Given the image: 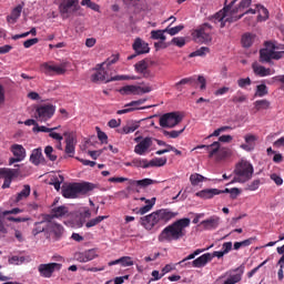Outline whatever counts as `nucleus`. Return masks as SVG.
<instances>
[{
    "label": "nucleus",
    "mask_w": 284,
    "mask_h": 284,
    "mask_svg": "<svg viewBox=\"0 0 284 284\" xmlns=\"http://www.w3.org/2000/svg\"><path fill=\"white\" fill-rule=\"evenodd\" d=\"M63 232L64 230L61 224L54 223L50 220L45 239H49V241H61Z\"/></svg>",
    "instance_id": "obj_14"
},
{
    "label": "nucleus",
    "mask_w": 284,
    "mask_h": 284,
    "mask_svg": "<svg viewBox=\"0 0 284 284\" xmlns=\"http://www.w3.org/2000/svg\"><path fill=\"white\" fill-rule=\"evenodd\" d=\"M132 48L136 54H148L150 52V45L141 38L134 40Z\"/></svg>",
    "instance_id": "obj_20"
},
{
    "label": "nucleus",
    "mask_w": 284,
    "mask_h": 284,
    "mask_svg": "<svg viewBox=\"0 0 284 284\" xmlns=\"http://www.w3.org/2000/svg\"><path fill=\"white\" fill-rule=\"evenodd\" d=\"M191 185H199V183H203V181H207V179L199 173H193L190 176Z\"/></svg>",
    "instance_id": "obj_47"
},
{
    "label": "nucleus",
    "mask_w": 284,
    "mask_h": 284,
    "mask_svg": "<svg viewBox=\"0 0 284 284\" xmlns=\"http://www.w3.org/2000/svg\"><path fill=\"white\" fill-rule=\"evenodd\" d=\"M79 10V0H63L59 6L62 19H70Z\"/></svg>",
    "instance_id": "obj_9"
},
{
    "label": "nucleus",
    "mask_w": 284,
    "mask_h": 284,
    "mask_svg": "<svg viewBox=\"0 0 284 284\" xmlns=\"http://www.w3.org/2000/svg\"><path fill=\"white\" fill-rule=\"evenodd\" d=\"M32 132H54V129L37 124L33 126Z\"/></svg>",
    "instance_id": "obj_61"
},
{
    "label": "nucleus",
    "mask_w": 284,
    "mask_h": 284,
    "mask_svg": "<svg viewBox=\"0 0 284 284\" xmlns=\"http://www.w3.org/2000/svg\"><path fill=\"white\" fill-rule=\"evenodd\" d=\"M212 261V254L205 253L192 262V267H205Z\"/></svg>",
    "instance_id": "obj_24"
},
{
    "label": "nucleus",
    "mask_w": 284,
    "mask_h": 284,
    "mask_svg": "<svg viewBox=\"0 0 284 284\" xmlns=\"http://www.w3.org/2000/svg\"><path fill=\"white\" fill-rule=\"evenodd\" d=\"M241 283V274L231 275L223 284Z\"/></svg>",
    "instance_id": "obj_59"
},
{
    "label": "nucleus",
    "mask_w": 284,
    "mask_h": 284,
    "mask_svg": "<svg viewBox=\"0 0 284 284\" xmlns=\"http://www.w3.org/2000/svg\"><path fill=\"white\" fill-rule=\"evenodd\" d=\"M231 101L232 103H245V101H247V95L237 91L236 94L232 97Z\"/></svg>",
    "instance_id": "obj_51"
},
{
    "label": "nucleus",
    "mask_w": 284,
    "mask_h": 284,
    "mask_svg": "<svg viewBox=\"0 0 284 284\" xmlns=\"http://www.w3.org/2000/svg\"><path fill=\"white\" fill-rule=\"evenodd\" d=\"M152 90V87H140L134 84H128L122 87L119 92L123 97H130V94L141 97V94H148Z\"/></svg>",
    "instance_id": "obj_11"
},
{
    "label": "nucleus",
    "mask_w": 284,
    "mask_h": 284,
    "mask_svg": "<svg viewBox=\"0 0 284 284\" xmlns=\"http://www.w3.org/2000/svg\"><path fill=\"white\" fill-rule=\"evenodd\" d=\"M30 192H32L29 184H24L22 190L16 195L14 203H20V201H26L28 196H30Z\"/></svg>",
    "instance_id": "obj_26"
},
{
    "label": "nucleus",
    "mask_w": 284,
    "mask_h": 284,
    "mask_svg": "<svg viewBox=\"0 0 284 284\" xmlns=\"http://www.w3.org/2000/svg\"><path fill=\"white\" fill-rule=\"evenodd\" d=\"M95 187L97 184L90 182L71 183L62 186V196L64 199H77L79 194H88V192H92Z\"/></svg>",
    "instance_id": "obj_3"
},
{
    "label": "nucleus",
    "mask_w": 284,
    "mask_h": 284,
    "mask_svg": "<svg viewBox=\"0 0 284 284\" xmlns=\"http://www.w3.org/2000/svg\"><path fill=\"white\" fill-rule=\"evenodd\" d=\"M270 101L268 100H256L254 102V108L257 112H261V110H270Z\"/></svg>",
    "instance_id": "obj_39"
},
{
    "label": "nucleus",
    "mask_w": 284,
    "mask_h": 284,
    "mask_svg": "<svg viewBox=\"0 0 284 284\" xmlns=\"http://www.w3.org/2000/svg\"><path fill=\"white\" fill-rule=\"evenodd\" d=\"M148 99H140L136 101H131L130 103L124 105V109L118 110L116 114H128L130 112H134L135 110H145V106L139 108V105H143Z\"/></svg>",
    "instance_id": "obj_18"
},
{
    "label": "nucleus",
    "mask_w": 284,
    "mask_h": 284,
    "mask_svg": "<svg viewBox=\"0 0 284 284\" xmlns=\"http://www.w3.org/2000/svg\"><path fill=\"white\" fill-rule=\"evenodd\" d=\"M236 1H239V0H231V1L225 0L223 10L219 11L214 16L210 17L209 18L210 21H213V23H221V28H225V21H227V19H225V17H227L230 14H234V13H232V7L234 6V3H236Z\"/></svg>",
    "instance_id": "obj_8"
},
{
    "label": "nucleus",
    "mask_w": 284,
    "mask_h": 284,
    "mask_svg": "<svg viewBox=\"0 0 284 284\" xmlns=\"http://www.w3.org/2000/svg\"><path fill=\"white\" fill-rule=\"evenodd\" d=\"M256 10L258 12V17L260 19L262 18L264 21L267 20L270 18V11H267V8L261 6V4H256Z\"/></svg>",
    "instance_id": "obj_52"
},
{
    "label": "nucleus",
    "mask_w": 284,
    "mask_h": 284,
    "mask_svg": "<svg viewBox=\"0 0 284 284\" xmlns=\"http://www.w3.org/2000/svg\"><path fill=\"white\" fill-rule=\"evenodd\" d=\"M11 152L19 161H23V159H26V149L21 144H13L11 146Z\"/></svg>",
    "instance_id": "obj_27"
},
{
    "label": "nucleus",
    "mask_w": 284,
    "mask_h": 284,
    "mask_svg": "<svg viewBox=\"0 0 284 284\" xmlns=\"http://www.w3.org/2000/svg\"><path fill=\"white\" fill-rule=\"evenodd\" d=\"M254 241V239H247L242 242H235L233 244V250H241V247H250V244Z\"/></svg>",
    "instance_id": "obj_54"
},
{
    "label": "nucleus",
    "mask_w": 284,
    "mask_h": 284,
    "mask_svg": "<svg viewBox=\"0 0 284 284\" xmlns=\"http://www.w3.org/2000/svg\"><path fill=\"white\" fill-rule=\"evenodd\" d=\"M168 163V158H155L149 161L150 168H163Z\"/></svg>",
    "instance_id": "obj_41"
},
{
    "label": "nucleus",
    "mask_w": 284,
    "mask_h": 284,
    "mask_svg": "<svg viewBox=\"0 0 284 284\" xmlns=\"http://www.w3.org/2000/svg\"><path fill=\"white\" fill-rule=\"evenodd\" d=\"M254 39H256V36H254L252 33H244L242 36L243 48H252V44L254 43Z\"/></svg>",
    "instance_id": "obj_35"
},
{
    "label": "nucleus",
    "mask_w": 284,
    "mask_h": 284,
    "mask_svg": "<svg viewBox=\"0 0 284 284\" xmlns=\"http://www.w3.org/2000/svg\"><path fill=\"white\" fill-rule=\"evenodd\" d=\"M192 221L190 217L180 219L172 224L164 227L158 236L160 243H172L173 241H181L186 234V227H190Z\"/></svg>",
    "instance_id": "obj_2"
},
{
    "label": "nucleus",
    "mask_w": 284,
    "mask_h": 284,
    "mask_svg": "<svg viewBox=\"0 0 284 284\" xmlns=\"http://www.w3.org/2000/svg\"><path fill=\"white\" fill-rule=\"evenodd\" d=\"M219 194H223V191L219 189H204L200 192H196L195 196H199V199L207 201V199H214V196H219Z\"/></svg>",
    "instance_id": "obj_23"
},
{
    "label": "nucleus",
    "mask_w": 284,
    "mask_h": 284,
    "mask_svg": "<svg viewBox=\"0 0 284 284\" xmlns=\"http://www.w3.org/2000/svg\"><path fill=\"white\" fill-rule=\"evenodd\" d=\"M97 132H98V139L101 141V143H108V134L105 132L101 131L99 126H97Z\"/></svg>",
    "instance_id": "obj_62"
},
{
    "label": "nucleus",
    "mask_w": 284,
    "mask_h": 284,
    "mask_svg": "<svg viewBox=\"0 0 284 284\" xmlns=\"http://www.w3.org/2000/svg\"><path fill=\"white\" fill-rule=\"evenodd\" d=\"M260 61H261V63H270L272 61V50L261 49L260 50Z\"/></svg>",
    "instance_id": "obj_36"
},
{
    "label": "nucleus",
    "mask_w": 284,
    "mask_h": 284,
    "mask_svg": "<svg viewBox=\"0 0 284 284\" xmlns=\"http://www.w3.org/2000/svg\"><path fill=\"white\" fill-rule=\"evenodd\" d=\"M120 265H122V267H132L134 261H132V257L130 256H122L120 257Z\"/></svg>",
    "instance_id": "obj_57"
},
{
    "label": "nucleus",
    "mask_w": 284,
    "mask_h": 284,
    "mask_svg": "<svg viewBox=\"0 0 284 284\" xmlns=\"http://www.w3.org/2000/svg\"><path fill=\"white\" fill-rule=\"evenodd\" d=\"M181 121H183V116H181L176 112L164 113L160 118V126L161 128H170V129L176 128V125H179V123H181Z\"/></svg>",
    "instance_id": "obj_10"
},
{
    "label": "nucleus",
    "mask_w": 284,
    "mask_h": 284,
    "mask_svg": "<svg viewBox=\"0 0 284 284\" xmlns=\"http://www.w3.org/2000/svg\"><path fill=\"white\" fill-rule=\"evenodd\" d=\"M37 43H39V39L38 38H32V39H28L23 42V47L24 48H32V45H37Z\"/></svg>",
    "instance_id": "obj_63"
},
{
    "label": "nucleus",
    "mask_w": 284,
    "mask_h": 284,
    "mask_svg": "<svg viewBox=\"0 0 284 284\" xmlns=\"http://www.w3.org/2000/svg\"><path fill=\"white\" fill-rule=\"evenodd\" d=\"M212 34H214V31L210 23H203L192 32L195 43H212Z\"/></svg>",
    "instance_id": "obj_5"
},
{
    "label": "nucleus",
    "mask_w": 284,
    "mask_h": 284,
    "mask_svg": "<svg viewBox=\"0 0 284 284\" xmlns=\"http://www.w3.org/2000/svg\"><path fill=\"white\" fill-rule=\"evenodd\" d=\"M134 70L138 74H142L143 79H154V73L148 69V61L141 60L134 64Z\"/></svg>",
    "instance_id": "obj_19"
},
{
    "label": "nucleus",
    "mask_w": 284,
    "mask_h": 284,
    "mask_svg": "<svg viewBox=\"0 0 284 284\" xmlns=\"http://www.w3.org/2000/svg\"><path fill=\"white\" fill-rule=\"evenodd\" d=\"M267 94H270V90L267 89L266 84H260L256 87L255 97L263 98L267 97Z\"/></svg>",
    "instance_id": "obj_48"
},
{
    "label": "nucleus",
    "mask_w": 284,
    "mask_h": 284,
    "mask_svg": "<svg viewBox=\"0 0 284 284\" xmlns=\"http://www.w3.org/2000/svg\"><path fill=\"white\" fill-rule=\"evenodd\" d=\"M50 221H52V216H50L49 214L42 215V221L34 223V226L32 229V235L38 236V234L44 232V235L47 236L48 227L50 226Z\"/></svg>",
    "instance_id": "obj_16"
},
{
    "label": "nucleus",
    "mask_w": 284,
    "mask_h": 284,
    "mask_svg": "<svg viewBox=\"0 0 284 284\" xmlns=\"http://www.w3.org/2000/svg\"><path fill=\"white\" fill-rule=\"evenodd\" d=\"M18 172L14 169H0V179L12 181L17 176Z\"/></svg>",
    "instance_id": "obj_32"
},
{
    "label": "nucleus",
    "mask_w": 284,
    "mask_h": 284,
    "mask_svg": "<svg viewBox=\"0 0 284 284\" xmlns=\"http://www.w3.org/2000/svg\"><path fill=\"white\" fill-rule=\"evenodd\" d=\"M44 154L49 161H57V154H54V148L48 145L44 148Z\"/></svg>",
    "instance_id": "obj_53"
},
{
    "label": "nucleus",
    "mask_w": 284,
    "mask_h": 284,
    "mask_svg": "<svg viewBox=\"0 0 284 284\" xmlns=\"http://www.w3.org/2000/svg\"><path fill=\"white\" fill-rule=\"evenodd\" d=\"M234 174L237 175L235 181L239 183H247L254 175V166L247 160H241L235 166Z\"/></svg>",
    "instance_id": "obj_4"
},
{
    "label": "nucleus",
    "mask_w": 284,
    "mask_h": 284,
    "mask_svg": "<svg viewBox=\"0 0 284 284\" xmlns=\"http://www.w3.org/2000/svg\"><path fill=\"white\" fill-rule=\"evenodd\" d=\"M237 85H239V88H242V89L250 88V85H252V79H250V78L239 79Z\"/></svg>",
    "instance_id": "obj_58"
},
{
    "label": "nucleus",
    "mask_w": 284,
    "mask_h": 284,
    "mask_svg": "<svg viewBox=\"0 0 284 284\" xmlns=\"http://www.w3.org/2000/svg\"><path fill=\"white\" fill-rule=\"evenodd\" d=\"M23 11V6L19 4L17 6L10 16L7 17L8 23H14L18 21L19 17H21V12Z\"/></svg>",
    "instance_id": "obj_29"
},
{
    "label": "nucleus",
    "mask_w": 284,
    "mask_h": 284,
    "mask_svg": "<svg viewBox=\"0 0 284 284\" xmlns=\"http://www.w3.org/2000/svg\"><path fill=\"white\" fill-rule=\"evenodd\" d=\"M61 267H63V265L55 262L40 264L38 266V272L42 278H52V274H54V272H61Z\"/></svg>",
    "instance_id": "obj_12"
},
{
    "label": "nucleus",
    "mask_w": 284,
    "mask_h": 284,
    "mask_svg": "<svg viewBox=\"0 0 284 284\" xmlns=\"http://www.w3.org/2000/svg\"><path fill=\"white\" fill-rule=\"evenodd\" d=\"M139 130V124H126L121 130H119L120 134H132V132H136Z\"/></svg>",
    "instance_id": "obj_49"
},
{
    "label": "nucleus",
    "mask_w": 284,
    "mask_h": 284,
    "mask_svg": "<svg viewBox=\"0 0 284 284\" xmlns=\"http://www.w3.org/2000/svg\"><path fill=\"white\" fill-rule=\"evenodd\" d=\"M68 207L67 206H58L52 209L51 211V219H62V216L68 215Z\"/></svg>",
    "instance_id": "obj_33"
},
{
    "label": "nucleus",
    "mask_w": 284,
    "mask_h": 284,
    "mask_svg": "<svg viewBox=\"0 0 284 284\" xmlns=\"http://www.w3.org/2000/svg\"><path fill=\"white\" fill-rule=\"evenodd\" d=\"M171 42L178 48H183L185 45V38H173Z\"/></svg>",
    "instance_id": "obj_64"
},
{
    "label": "nucleus",
    "mask_w": 284,
    "mask_h": 284,
    "mask_svg": "<svg viewBox=\"0 0 284 284\" xmlns=\"http://www.w3.org/2000/svg\"><path fill=\"white\" fill-rule=\"evenodd\" d=\"M75 258L79 261V263H90V261H94V258H97V251L92 248L77 253Z\"/></svg>",
    "instance_id": "obj_22"
},
{
    "label": "nucleus",
    "mask_w": 284,
    "mask_h": 284,
    "mask_svg": "<svg viewBox=\"0 0 284 284\" xmlns=\"http://www.w3.org/2000/svg\"><path fill=\"white\" fill-rule=\"evenodd\" d=\"M103 65H105V62H103L102 64H97L95 72L91 75V81L93 83H100L103 81L108 83V80H110V78L108 77V71H105V68H103Z\"/></svg>",
    "instance_id": "obj_17"
},
{
    "label": "nucleus",
    "mask_w": 284,
    "mask_h": 284,
    "mask_svg": "<svg viewBox=\"0 0 284 284\" xmlns=\"http://www.w3.org/2000/svg\"><path fill=\"white\" fill-rule=\"evenodd\" d=\"M54 112H57V106L53 104H39L36 106L34 119L40 123H45L54 116Z\"/></svg>",
    "instance_id": "obj_7"
},
{
    "label": "nucleus",
    "mask_w": 284,
    "mask_h": 284,
    "mask_svg": "<svg viewBox=\"0 0 284 284\" xmlns=\"http://www.w3.org/2000/svg\"><path fill=\"white\" fill-rule=\"evenodd\" d=\"M260 186H261V180H254L252 183H250L246 186V190H248V192H256V190H258Z\"/></svg>",
    "instance_id": "obj_60"
},
{
    "label": "nucleus",
    "mask_w": 284,
    "mask_h": 284,
    "mask_svg": "<svg viewBox=\"0 0 284 284\" xmlns=\"http://www.w3.org/2000/svg\"><path fill=\"white\" fill-rule=\"evenodd\" d=\"M185 27L183 24H179L176 27H168L164 29V32H166V34H170L171 37H174L175 34H179V32H181V30H183Z\"/></svg>",
    "instance_id": "obj_50"
},
{
    "label": "nucleus",
    "mask_w": 284,
    "mask_h": 284,
    "mask_svg": "<svg viewBox=\"0 0 284 284\" xmlns=\"http://www.w3.org/2000/svg\"><path fill=\"white\" fill-rule=\"evenodd\" d=\"M176 216H179L178 212H172L170 209H161L140 217V225L148 232H152V230L156 232V230H161L163 225H168Z\"/></svg>",
    "instance_id": "obj_1"
},
{
    "label": "nucleus",
    "mask_w": 284,
    "mask_h": 284,
    "mask_svg": "<svg viewBox=\"0 0 284 284\" xmlns=\"http://www.w3.org/2000/svg\"><path fill=\"white\" fill-rule=\"evenodd\" d=\"M133 168H143L146 170V168H150V161L141 158H136L132 160Z\"/></svg>",
    "instance_id": "obj_43"
},
{
    "label": "nucleus",
    "mask_w": 284,
    "mask_h": 284,
    "mask_svg": "<svg viewBox=\"0 0 284 284\" xmlns=\"http://www.w3.org/2000/svg\"><path fill=\"white\" fill-rule=\"evenodd\" d=\"M63 181H65V178H63V175L61 174H57L50 179V185H53L54 190L59 192L61 190V183H63Z\"/></svg>",
    "instance_id": "obj_34"
},
{
    "label": "nucleus",
    "mask_w": 284,
    "mask_h": 284,
    "mask_svg": "<svg viewBox=\"0 0 284 284\" xmlns=\"http://www.w3.org/2000/svg\"><path fill=\"white\" fill-rule=\"evenodd\" d=\"M183 132H185V128L181 129L180 131H168V130H163L162 134H164L165 136H168V139H179V136H181V134H183Z\"/></svg>",
    "instance_id": "obj_46"
},
{
    "label": "nucleus",
    "mask_w": 284,
    "mask_h": 284,
    "mask_svg": "<svg viewBox=\"0 0 284 284\" xmlns=\"http://www.w3.org/2000/svg\"><path fill=\"white\" fill-rule=\"evenodd\" d=\"M193 150H206V152H209V159H213L214 156H219V159H226V156L232 154L230 149L221 148V142H213L209 145L201 144L195 146Z\"/></svg>",
    "instance_id": "obj_6"
},
{
    "label": "nucleus",
    "mask_w": 284,
    "mask_h": 284,
    "mask_svg": "<svg viewBox=\"0 0 284 284\" xmlns=\"http://www.w3.org/2000/svg\"><path fill=\"white\" fill-rule=\"evenodd\" d=\"M22 263H26V257L23 256L13 255L9 258L10 265H22Z\"/></svg>",
    "instance_id": "obj_56"
},
{
    "label": "nucleus",
    "mask_w": 284,
    "mask_h": 284,
    "mask_svg": "<svg viewBox=\"0 0 284 284\" xmlns=\"http://www.w3.org/2000/svg\"><path fill=\"white\" fill-rule=\"evenodd\" d=\"M253 72L256 77H271V74H274L276 71L263 65L253 64Z\"/></svg>",
    "instance_id": "obj_25"
},
{
    "label": "nucleus",
    "mask_w": 284,
    "mask_h": 284,
    "mask_svg": "<svg viewBox=\"0 0 284 284\" xmlns=\"http://www.w3.org/2000/svg\"><path fill=\"white\" fill-rule=\"evenodd\" d=\"M252 6V0H241L237 7H231V14H236L237 12H243V10H247Z\"/></svg>",
    "instance_id": "obj_30"
},
{
    "label": "nucleus",
    "mask_w": 284,
    "mask_h": 284,
    "mask_svg": "<svg viewBox=\"0 0 284 284\" xmlns=\"http://www.w3.org/2000/svg\"><path fill=\"white\" fill-rule=\"evenodd\" d=\"M30 161L33 163V165H40L41 161H43V152L41 149H36L32 151Z\"/></svg>",
    "instance_id": "obj_31"
},
{
    "label": "nucleus",
    "mask_w": 284,
    "mask_h": 284,
    "mask_svg": "<svg viewBox=\"0 0 284 284\" xmlns=\"http://www.w3.org/2000/svg\"><path fill=\"white\" fill-rule=\"evenodd\" d=\"M136 79H139L136 75H115L106 80V83L112 81H136Z\"/></svg>",
    "instance_id": "obj_42"
},
{
    "label": "nucleus",
    "mask_w": 284,
    "mask_h": 284,
    "mask_svg": "<svg viewBox=\"0 0 284 284\" xmlns=\"http://www.w3.org/2000/svg\"><path fill=\"white\" fill-rule=\"evenodd\" d=\"M145 203L146 205L140 207L138 211H136V214H148V212H150L154 205H156V197H152L151 200H145Z\"/></svg>",
    "instance_id": "obj_28"
},
{
    "label": "nucleus",
    "mask_w": 284,
    "mask_h": 284,
    "mask_svg": "<svg viewBox=\"0 0 284 284\" xmlns=\"http://www.w3.org/2000/svg\"><path fill=\"white\" fill-rule=\"evenodd\" d=\"M222 194H230L231 199H236L239 194H241V190L233 187V189H224L221 190Z\"/></svg>",
    "instance_id": "obj_55"
},
{
    "label": "nucleus",
    "mask_w": 284,
    "mask_h": 284,
    "mask_svg": "<svg viewBox=\"0 0 284 284\" xmlns=\"http://www.w3.org/2000/svg\"><path fill=\"white\" fill-rule=\"evenodd\" d=\"M200 225L203 226V230H216L221 225V217L212 215L211 217L202 221Z\"/></svg>",
    "instance_id": "obj_21"
},
{
    "label": "nucleus",
    "mask_w": 284,
    "mask_h": 284,
    "mask_svg": "<svg viewBox=\"0 0 284 284\" xmlns=\"http://www.w3.org/2000/svg\"><path fill=\"white\" fill-rule=\"evenodd\" d=\"M158 183H159V181L152 180L150 178L138 180L134 182V184L138 185L139 187H148L150 185H156Z\"/></svg>",
    "instance_id": "obj_37"
},
{
    "label": "nucleus",
    "mask_w": 284,
    "mask_h": 284,
    "mask_svg": "<svg viewBox=\"0 0 284 284\" xmlns=\"http://www.w3.org/2000/svg\"><path fill=\"white\" fill-rule=\"evenodd\" d=\"M41 72L47 74V77H53V74H65V65H54L53 62H44L40 65Z\"/></svg>",
    "instance_id": "obj_15"
},
{
    "label": "nucleus",
    "mask_w": 284,
    "mask_h": 284,
    "mask_svg": "<svg viewBox=\"0 0 284 284\" xmlns=\"http://www.w3.org/2000/svg\"><path fill=\"white\" fill-rule=\"evenodd\" d=\"M165 33H168V31L165 30H153L151 31V39H153L154 41H165L168 38L165 37Z\"/></svg>",
    "instance_id": "obj_40"
},
{
    "label": "nucleus",
    "mask_w": 284,
    "mask_h": 284,
    "mask_svg": "<svg viewBox=\"0 0 284 284\" xmlns=\"http://www.w3.org/2000/svg\"><path fill=\"white\" fill-rule=\"evenodd\" d=\"M105 219H108V215H99L94 219H91L85 223V227H88V230H90V227H95V225H99V223H102V221H105Z\"/></svg>",
    "instance_id": "obj_38"
},
{
    "label": "nucleus",
    "mask_w": 284,
    "mask_h": 284,
    "mask_svg": "<svg viewBox=\"0 0 284 284\" xmlns=\"http://www.w3.org/2000/svg\"><path fill=\"white\" fill-rule=\"evenodd\" d=\"M194 83V78H184L182 80H180L179 82H176L174 84L175 90H178V92H183V87L181 85H187V84H192Z\"/></svg>",
    "instance_id": "obj_44"
},
{
    "label": "nucleus",
    "mask_w": 284,
    "mask_h": 284,
    "mask_svg": "<svg viewBox=\"0 0 284 284\" xmlns=\"http://www.w3.org/2000/svg\"><path fill=\"white\" fill-rule=\"evenodd\" d=\"M205 54H210V48L201 47L200 49L195 50L194 52H191L189 54V58L194 59V57H205Z\"/></svg>",
    "instance_id": "obj_45"
},
{
    "label": "nucleus",
    "mask_w": 284,
    "mask_h": 284,
    "mask_svg": "<svg viewBox=\"0 0 284 284\" xmlns=\"http://www.w3.org/2000/svg\"><path fill=\"white\" fill-rule=\"evenodd\" d=\"M154 139L146 136H138L134 139V142L138 143L134 146V152L135 154H139V156H143V154H145V152H148L150 150V148H152V143H153Z\"/></svg>",
    "instance_id": "obj_13"
}]
</instances>
